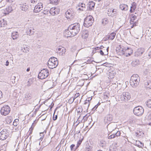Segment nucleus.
Segmentation results:
<instances>
[{"mask_svg": "<svg viewBox=\"0 0 151 151\" xmlns=\"http://www.w3.org/2000/svg\"><path fill=\"white\" fill-rule=\"evenodd\" d=\"M80 24L78 23L72 24L69 27L68 29L66 30L65 33L68 34V37L74 36L77 34L80 30Z\"/></svg>", "mask_w": 151, "mask_h": 151, "instance_id": "f257e3e1", "label": "nucleus"}, {"mask_svg": "<svg viewBox=\"0 0 151 151\" xmlns=\"http://www.w3.org/2000/svg\"><path fill=\"white\" fill-rule=\"evenodd\" d=\"M117 53L120 55H124L126 57L130 56L132 53L133 50L130 48L127 47V48H122L120 49L117 48L116 49Z\"/></svg>", "mask_w": 151, "mask_h": 151, "instance_id": "f03ea898", "label": "nucleus"}, {"mask_svg": "<svg viewBox=\"0 0 151 151\" xmlns=\"http://www.w3.org/2000/svg\"><path fill=\"white\" fill-rule=\"evenodd\" d=\"M140 81V78L138 75L134 74L131 77L129 83L132 87L135 88L139 85Z\"/></svg>", "mask_w": 151, "mask_h": 151, "instance_id": "7ed1b4c3", "label": "nucleus"}, {"mask_svg": "<svg viewBox=\"0 0 151 151\" xmlns=\"http://www.w3.org/2000/svg\"><path fill=\"white\" fill-rule=\"evenodd\" d=\"M58 64V61L57 58L52 57L50 58L48 62L49 68L53 69L57 67Z\"/></svg>", "mask_w": 151, "mask_h": 151, "instance_id": "20e7f679", "label": "nucleus"}, {"mask_svg": "<svg viewBox=\"0 0 151 151\" xmlns=\"http://www.w3.org/2000/svg\"><path fill=\"white\" fill-rule=\"evenodd\" d=\"M93 22V17L90 15L87 16L84 19L83 25L86 27H88L92 25Z\"/></svg>", "mask_w": 151, "mask_h": 151, "instance_id": "39448f33", "label": "nucleus"}, {"mask_svg": "<svg viewBox=\"0 0 151 151\" xmlns=\"http://www.w3.org/2000/svg\"><path fill=\"white\" fill-rule=\"evenodd\" d=\"M144 112V109L140 106L135 107L133 110L134 114L137 116H141L143 114Z\"/></svg>", "mask_w": 151, "mask_h": 151, "instance_id": "423d86ee", "label": "nucleus"}, {"mask_svg": "<svg viewBox=\"0 0 151 151\" xmlns=\"http://www.w3.org/2000/svg\"><path fill=\"white\" fill-rule=\"evenodd\" d=\"M49 75V71L46 69H43L41 70L39 73L38 77L41 79L46 78Z\"/></svg>", "mask_w": 151, "mask_h": 151, "instance_id": "0eeeda50", "label": "nucleus"}, {"mask_svg": "<svg viewBox=\"0 0 151 151\" xmlns=\"http://www.w3.org/2000/svg\"><path fill=\"white\" fill-rule=\"evenodd\" d=\"M11 109L8 105H5L1 108L0 113L2 115L6 116L10 112Z\"/></svg>", "mask_w": 151, "mask_h": 151, "instance_id": "6e6552de", "label": "nucleus"}, {"mask_svg": "<svg viewBox=\"0 0 151 151\" xmlns=\"http://www.w3.org/2000/svg\"><path fill=\"white\" fill-rule=\"evenodd\" d=\"M131 98V95L128 92H124L121 95L120 99L122 101L126 102Z\"/></svg>", "mask_w": 151, "mask_h": 151, "instance_id": "1a4fd4ad", "label": "nucleus"}, {"mask_svg": "<svg viewBox=\"0 0 151 151\" xmlns=\"http://www.w3.org/2000/svg\"><path fill=\"white\" fill-rule=\"evenodd\" d=\"M9 135V133L6 129H3L0 133V139L3 140H5Z\"/></svg>", "mask_w": 151, "mask_h": 151, "instance_id": "9d476101", "label": "nucleus"}, {"mask_svg": "<svg viewBox=\"0 0 151 151\" xmlns=\"http://www.w3.org/2000/svg\"><path fill=\"white\" fill-rule=\"evenodd\" d=\"M67 18L72 19L75 15L74 11L72 9H68L65 13Z\"/></svg>", "mask_w": 151, "mask_h": 151, "instance_id": "9b49d317", "label": "nucleus"}, {"mask_svg": "<svg viewBox=\"0 0 151 151\" xmlns=\"http://www.w3.org/2000/svg\"><path fill=\"white\" fill-rule=\"evenodd\" d=\"M42 8L43 4L41 3H38L35 6L33 12L35 13H38L42 10Z\"/></svg>", "mask_w": 151, "mask_h": 151, "instance_id": "f8f14e48", "label": "nucleus"}, {"mask_svg": "<svg viewBox=\"0 0 151 151\" xmlns=\"http://www.w3.org/2000/svg\"><path fill=\"white\" fill-rule=\"evenodd\" d=\"M59 12L60 9L57 7L52 8L49 11V13L52 16L58 14Z\"/></svg>", "mask_w": 151, "mask_h": 151, "instance_id": "ddd939ff", "label": "nucleus"}, {"mask_svg": "<svg viewBox=\"0 0 151 151\" xmlns=\"http://www.w3.org/2000/svg\"><path fill=\"white\" fill-rule=\"evenodd\" d=\"M20 9L22 11L27 12L28 11L29 6L28 5L25 3H22L19 4Z\"/></svg>", "mask_w": 151, "mask_h": 151, "instance_id": "4468645a", "label": "nucleus"}, {"mask_svg": "<svg viewBox=\"0 0 151 151\" xmlns=\"http://www.w3.org/2000/svg\"><path fill=\"white\" fill-rule=\"evenodd\" d=\"M145 51L144 49L143 48H140L138 49L135 52L134 55L136 57L141 56Z\"/></svg>", "mask_w": 151, "mask_h": 151, "instance_id": "2eb2a0df", "label": "nucleus"}, {"mask_svg": "<svg viewBox=\"0 0 151 151\" xmlns=\"http://www.w3.org/2000/svg\"><path fill=\"white\" fill-rule=\"evenodd\" d=\"M107 74L108 78L109 79H112L114 78L115 75L116 74V73L115 71L110 70L107 73Z\"/></svg>", "mask_w": 151, "mask_h": 151, "instance_id": "dca6fc26", "label": "nucleus"}, {"mask_svg": "<svg viewBox=\"0 0 151 151\" xmlns=\"http://www.w3.org/2000/svg\"><path fill=\"white\" fill-rule=\"evenodd\" d=\"M57 52L59 53V55L62 56L65 54L66 50L64 47H61L58 48V50L57 51Z\"/></svg>", "mask_w": 151, "mask_h": 151, "instance_id": "f3484780", "label": "nucleus"}, {"mask_svg": "<svg viewBox=\"0 0 151 151\" xmlns=\"http://www.w3.org/2000/svg\"><path fill=\"white\" fill-rule=\"evenodd\" d=\"M78 10L81 11H83L85 9V5L83 3L80 2L78 4Z\"/></svg>", "mask_w": 151, "mask_h": 151, "instance_id": "a211bd4d", "label": "nucleus"}, {"mask_svg": "<svg viewBox=\"0 0 151 151\" xmlns=\"http://www.w3.org/2000/svg\"><path fill=\"white\" fill-rule=\"evenodd\" d=\"M88 31L87 30H83L82 34V37L83 38L86 39L88 37Z\"/></svg>", "mask_w": 151, "mask_h": 151, "instance_id": "6ab92c4d", "label": "nucleus"}, {"mask_svg": "<svg viewBox=\"0 0 151 151\" xmlns=\"http://www.w3.org/2000/svg\"><path fill=\"white\" fill-rule=\"evenodd\" d=\"M12 37L13 40L17 39L19 37L18 33L17 32H13L12 33Z\"/></svg>", "mask_w": 151, "mask_h": 151, "instance_id": "aec40b11", "label": "nucleus"}, {"mask_svg": "<svg viewBox=\"0 0 151 151\" xmlns=\"http://www.w3.org/2000/svg\"><path fill=\"white\" fill-rule=\"evenodd\" d=\"M95 5V3L93 1L89 2L88 4V6L89 8V9L90 10H93L94 8Z\"/></svg>", "mask_w": 151, "mask_h": 151, "instance_id": "412c9836", "label": "nucleus"}, {"mask_svg": "<svg viewBox=\"0 0 151 151\" xmlns=\"http://www.w3.org/2000/svg\"><path fill=\"white\" fill-rule=\"evenodd\" d=\"M13 4H11L7 8H6V10L7 12V13H9L12 11L13 9H14V7H13L12 6H13Z\"/></svg>", "mask_w": 151, "mask_h": 151, "instance_id": "4be33fe9", "label": "nucleus"}, {"mask_svg": "<svg viewBox=\"0 0 151 151\" xmlns=\"http://www.w3.org/2000/svg\"><path fill=\"white\" fill-rule=\"evenodd\" d=\"M136 4L135 2H133L132 4V6L130 7V12L131 13H132L136 8Z\"/></svg>", "mask_w": 151, "mask_h": 151, "instance_id": "5701e85b", "label": "nucleus"}, {"mask_svg": "<svg viewBox=\"0 0 151 151\" xmlns=\"http://www.w3.org/2000/svg\"><path fill=\"white\" fill-rule=\"evenodd\" d=\"M120 8L122 10L127 11L128 10V6L126 4H121L119 6Z\"/></svg>", "mask_w": 151, "mask_h": 151, "instance_id": "b1692460", "label": "nucleus"}, {"mask_svg": "<svg viewBox=\"0 0 151 151\" xmlns=\"http://www.w3.org/2000/svg\"><path fill=\"white\" fill-rule=\"evenodd\" d=\"M34 29H32V30L29 28L27 29L26 30V32L27 35H33L34 33Z\"/></svg>", "mask_w": 151, "mask_h": 151, "instance_id": "393cba45", "label": "nucleus"}, {"mask_svg": "<svg viewBox=\"0 0 151 151\" xmlns=\"http://www.w3.org/2000/svg\"><path fill=\"white\" fill-rule=\"evenodd\" d=\"M116 34V33L114 32L111 33L109 35H108V39L110 40H113Z\"/></svg>", "mask_w": 151, "mask_h": 151, "instance_id": "a878e982", "label": "nucleus"}, {"mask_svg": "<svg viewBox=\"0 0 151 151\" xmlns=\"http://www.w3.org/2000/svg\"><path fill=\"white\" fill-rule=\"evenodd\" d=\"M135 145L140 148H142L144 146L143 143L139 141H136Z\"/></svg>", "mask_w": 151, "mask_h": 151, "instance_id": "bb28decb", "label": "nucleus"}, {"mask_svg": "<svg viewBox=\"0 0 151 151\" xmlns=\"http://www.w3.org/2000/svg\"><path fill=\"white\" fill-rule=\"evenodd\" d=\"M90 102H89L88 101H84V106L85 109H88V107L89 106Z\"/></svg>", "mask_w": 151, "mask_h": 151, "instance_id": "cd10ccee", "label": "nucleus"}, {"mask_svg": "<svg viewBox=\"0 0 151 151\" xmlns=\"http://www.w3.org/2000/svg\"><path fill=\"white\" fill-rule=\"evenodd\" d=\"M6 25V21L4 19L0 20V27H4Z\"/></svg>", "mask_w": 151, "mask_h": 151, "instance_id": "c85d7f7f", "label": "nucleus"}, {"mask_svg": "<svg viewBox=\"0 0 151 151\" xmlns=\"http://www.w3.org/2000/svg\"><path fill=\"white\" fill-rule=\"evenodd\" d=\"M112 119V116L110 114H108L105 117V119L108 121L110 122Z\"/></svg>", "mask_w": 151, "mask_h": 151, "instance_id": "c756f323", "label": "nucleus"}, {"mask_svg": "<svg viewBox=\"0 0 151 151\" xmlns=\"http://www.w3.org/2000/svg\"><path fill=\"white\" fill-rule=\"evenodd\" d=\"M136 136H139L142 135L144 133L142 131V130L141 129H140L137 131V132L136 133Z\"/></svg>", "mask_w": 151, "mask_h": 151, "instance_id": "7c9ffc66", "label": "nucleus"}, {"mask_svg": "<svg viewBox=\"0 0 151 151\" xmlns=\"http://www.w3.org/2000/svg\"><path fill=\"white\" fill-rule=\"evenodd\" d=\"M106 8H108V12L107 14L110 17H112V13H111V10H112V8L110 7H109Z\"/></svg>", "mask_w": 151, "mask_h": 151, "instance_id": "2f4dec72", "label": "nucleus"}, {"mask_svg": "<svg viewBox=\"0 0 151 151\" xmlns=\"http://www.w3.org/2000/svg\"><path fill=\"white\" fill-rule=\"evenodd\" d=\"M60 0H50V3L55 5L57 4Z\"/></svg>", "mask_w": 151, "mask_h": 151, "instance_id": "473e14b6", "label": "nucleus"}, {"mask_svg": "<svg viewBox=\"0 0 151 151\" xmlns=\"http://www.w3.org/2000/svg\"><path fill=\"white\" fill-rule=\"evenodd\" d=\"M112 15V17H114L116 15L117 13V10L116 9H112V10H111Z\"/></svg>", "mask_w": 151, "mask_h": 151, "instance_id": "72a5a7b5", "label": "nucleus"}, {"mask_svg": "<svg viewBox=\"0 0 151 151\" xmlns=\"http://www.w3.org/2000/svg\"><path fill=\"white\" fill-rule=\"evenodd\" d=\"M130 20H131L132 21H135L137 20V17L133 14H132L131 15V17H130Z\"/></svg>", "mask_w": 151, "mask_h": 151, "instance_id": "f704fd0d", "label": "nucleus"}, {"mask_svg": "<svg viewBox=\"0 0 151 151\" xmlns=\"http://www.w3.org/2000/svg\"><path fill=\"white\" fill-rule=\"evenodd\" d=\"M32 97V95L30 93H27L25 96V98L26 100H29L31 99Z\"/></svg>", "mask_w": 151, "mask_h": 151, "instance_id": "c9c22d12", "label": "nucleus"}, {"mask_svg": "<svg viewBox=\"0 0 151 151\" xmlns=\"http://www.w3.org/2000/svg\"><path fill=\"white\" fill-rule=\"evenodd\" d=\"M49 9L47 8H45L42 12L44 14H48L49 13Z\"/></svg>", "mask_w": 151, "mask_h": 151, "instance_id": "e433bc0d", "label": "nucleus"}, {"mask_svg": "<svg viewBox=\"0 0 151 151\" xmlns=\"http://www.w3.org/2000/svg\"><path fill=\"white\" fill-rule=\"evenodd\" d=\"M146 104L148 107L151 108V99L147 101Z\"/></svg>", "mask_w": 151, "mask_h": 151, "instance_id": "4c0bfd02", "label": "nucleus"}, {"mask_svg": "<svg viewBox=\"0 0 151 151\" xmlns=\"http://www.w3.org/2000/svg\"><path fill=\"white\" fill-rule=\"evenodd\" d=\"M147 88H151V81H147V84H146Z\"/></svg>", "mask_w": 151, "mask_h": 151, "instance_id": "58836bf2", "label": "nucleus"}, {"mask_svg": "<svg viewBox=\"0 0 151 151\" xmlns=\"http://www.w3.org/2000/svg\"><path fill=\"white\" fill-rule=\"evenodd\" d=\"M92 148L91 146L87 145L85 149V151H91Z\"/></svg>", "mask_w": 151, "mask_h": 151, "instance_id": "ea45409f", "label": "nucleus"}, {"mask_svg": "<svg viewBox=\"0 0 151 151\" xmlns=\"http://www.w3.org/2000/svg\"><path fill=\"white\" fill-rule=\"evenodd\" d=\"M33 79L32 78L29 79L27 82L28 84H27V86H30L31 85L32 83L33 82Z\"/></svg>", "mask_w": 151, "mask_h": 151, "instance_id": "a19ab883", "label": "nucleus"}, {"mask_svg": "<svg viewBox=\"0 0 151 151\" xmlns=\"http://www.w3.org/2000/svg\"><path fill=\"white\" fill-rule=\"evenodd\" d=\"M19 120L18 119H16L14 120L13 123V125L15 126H16L18 124V122H19Z\"/></svg>", "mask_w": 151, "mask_h": 151, "instance_id": "79ce46f5", "label": "nucleus"}, {"mask_svg": "<svg viewBox=\"0 0 151 151\" xmlns=\"http://www.w3.org/2000/svg\"><path fill=\"white\" fill-rule=\"evenodd\" d=\"M47 84L49 85V86L48 87L49 88H52V86H51V85H52V83H53V82L52 81H48L47 82Z\"/></svg>", "mask_w": 151, "mask_h": 151, "instance_id": "37998d69", "label": "nucleus"}, {"mask_svg": "<svg viewBox=\"0 0 151 151\" xmlns=\"http://www.w3.org/2000/svg\"><path fill=\"white\" fill-rule=\"evenodd\" d=\"M93 50H92V53L94 54L96 52H98V51H97V50H98V47H96L95 48H93Z\"/></svg>", "mask_w": 151, "mask_h": 151, "instance_id": "c03bdc74", "label": "nucleus"}, {"mask_svg": "<svg viewBox=\"0 0 151 151\" xmlns=\"http://www.w3.org/2000/svg\"><path fill=\"white\" fill-rule=\"evenodd\" d=\"M108 23L107 19H104L102 20V23L104 25H105L107 24Z\"/></svg>", "mask_w": 151, "mask_h": 151, "instance_id": "a18cd8bd", "label": "nucleus"}, {"mask_svg": "<svg viewBox=\"0 0 151 151\" xmlns=\"http://www.w3.org/2000/svg\"><path fill=\"white\" fill-rule=\"evenodd\" d=\"M44 132H40V136H41L40 137V138L39 140H41V141L42 140V139L43 138V137L44 135Z\"/></svg>", "mask_w": 151, "mask_h": 151, "instance_id": "49530a36", "label": "nucleus"}, {"mask_svg": "<svg viewBox=\"0 0 151 151\" xmlns=\"http://www.w3.org/2000/svg\"><path fill=\"white\" fill-rule=\"evenodd\" d=\"M74 100V98L73 97L70 98L68 100V102L69 104L72 103Z\"/></svg>", "mask_w": 151, "mask_h": 151, "instance_id": "de8ad7c7", "label": "nucleus"}, {"mask_svg": "<svg viewBox=\"0 0 151 151\" xmlns=\"http://www.w3.org/2000/svg\"><path fill=\"white\" fill-rule=\"evenodd\" d=\"M83 140V138L79 140L77 142V147H78L79 145H81V144L82 140Z\"/></svg>", "mask_w": 151, "mask_h": 151, "instance_id": "09e8293b", "label": "nucleus"}, {"mask_svg": "<svg viewBox=\"0 0 151 151\" xmlns=\"http://www.w3.org/2000/svg\"><path fill=\"white\" fill-rule=\"evenodd\" d=\"M88 118V117L87 115H86L84 116L83 118L82 121H83V122H85L87 120Z\"/></svg>", "mask_w": 151, "mask_h": 151, "instance_id": "8fccbe9b", "label": "nucleus"}, {"mask_svg": "<svg viewBox=\"0 0 151 151\" xmlns=\"http://www.w3.org/2000/svg\"><path fill=\"white\" fill-rule=\"evenodd\" d=\"M99 145L100 146L102 147H104L105 146L104 142H103V141H100V142Z\"/></svg>", "mask_w": 151, "mask_h": 151, "instance_id": "3c124183", "label": "nucleus"}, {"mask_svg": "<svg viewBox=\"0 0 151 151\" xmlns=\"http://www.w3.org/2000/svg\"><path fill=\"white\" fill-rule=\"evenodd\" d=\"M137 20H136L135 21H134V22L133 24L132 25V26H131V28H132L134 26H135L137 25Z\"/></svg>", "mask_w": 151, "mask_h": 151, "instance_id": "603ef678", "label": "nucleus"}, {"mask_svg": "<svg viewBox=\"0 0 151 151\" xmlns=\"http://www.w3.org/2000/svg\"><path fill=\"white\" fill-rule=\"evenodd\" d=\"M115 137V134H112L109 136V137L108 138L109 139H111L112 138H114Z\"/></svg>", "mask_w": 151, "mask_h": 151, "instance_id": "864d4df0", "label": "nucleus"}, {"mask_svg": "<svg viewBox=\"0 0 151 151\" xmlns=\"http://www.w3.org/2000/svg\"><path fill=\"white\" fill-rule=\"evenodd\" d=\"M24 50H23V52H24L25 53H27L29 51L28 50V48L27 47H24Z\"/></svg>", "mask_w": 151, "mask_h": 151, "instance_id": "5fc2aeb1", "label": "nucleus"}, {"mask_svg": "<svg viewBox=\"0 0 151 151\" xmlns=\"http://www.w3.org/2000/svg\"><path fill=\"white\" fill-rule=\"evenodd\" d=\"M29 1L32 3L34 4L36 3L38 1V0H29Z\"/></svg>", "mask_w": 151, "mask_h": 151, "instance_id": "6e6d98bb", "label": "nucleus"}, {"mask_svg": "<svg viewBox=\"0 0 151 151\" xmlns=\"http://www.w3.org/2000/svg\"><path fill=\"white\" fill-rule=\"evenodd\" d=\"M79 95L80 94L78 93H76L75 95V96L73 98H74V99H75L76 98H77L78 96H79Z\"/></svg>", "mask_w": 151, "mask_h": 151, "instance_id": "4d7b16f0", "label": "nucleus"}, {"mask_svg": "<svg viewBox=\"0 0 151 151\" xmlns=\"http://www.w3.org/2000/svg\"><path fill=\"white\" fill-rule=\"evenodd\" d=\"M115 134L116 136L118 137L120 136L121 133L119 131H117Z\"/></svg>", "mask_w": 151, "mask_h": 151, "instance_id": "13d9d810", "label": "nucleus"}, {"mask_svg": "<svg viewBox=\"0 0 151 151\" xmlns=\"http://www.w3.org/2000/svg\"><path fill=\"white\" fill-rule=\"evenodd\" d=\"M98 105H96L92 109V110H93V111H95L96 109L97 108H98Z\"/></svg>", "mask_w": 151, "mask_h": 151, "instance_id": "bf43d9fd", "label": "nucleus"}, {"mask_svg": "<svg viewBox=\"0 0 151 151\" xmlns=\"http://www.w3.org/2000/svg\"><path fill=\"white\" fill-rule=\"evenodd\" d=\"M75 146V145L74 144H72L70 145V148L71 150H73V149L74 147Z\"/></svg>", "mask_w": 151, "mask_h": 151, "instance_id": "052dcab7", "label": "nucleus"}, {"mask_svg": "<svg viewBox=\"0 0 151 151\" xmlns=\"http://www.w3.org/2000/svg\"><path fill=\"white\" fill-rule=\"evenodd\" d=\"M57 118V115H55V116H54L53 117V120L55 121L56 120Z\"/></svg>", "mask_w": 151, "mask_h": 151, "instance_id": "680f3d73", "label": "nucleus"}, {"mask_svg": "<svg viewBox=\"0 0 151 151\" xmlns=\"http://www.w3.org/2000/svg\"><path fill=\"white\" fill-rule=\"evenodd\" d=\"M99 52L101 55H104V52L102 50H100L99 51Z\"/></svg>", "mask_w": 151, "mask_h": 151, "instance_id": "e2e57ef3", "label": "nucleus"}, {"mask_svg": "<svg viewBox=\"0 0 151 151\" xmlns=\"http://www.w3.org/2000/svg\"><path fill=\"white\" fill-rule=\"evenodd\" d=\"M60 145H58V146L56 147L55 151H58L60 149Z\"/></svg>", "mask_w": 151, "mask_h": 151, "instance_id": "0e129e2a", "label": "nucleus"}, {"mask_svg": "<svg viewBox=\"0 0 151 151\" xmlns=\"http://www.w3.org/2000/svg\"><path fill=\"white\" fill-rule=\"evenodd\" d=\"M109 47H108L106 49V52H105V55H107L108 54V50H109Z\"/></svg>", "mask_w": 151, "mask_h": 151, "instance_id": "69168bd1", "label": "nucleus"}, {"mask_svg": "<svg viewBox=\"0 0 151 151\" xmlns=\"http://www.w3.org/2000/svg\"><path fill=\"white\" fill-rule=\"evenodd\" d=\"M98 47L99 50V49H102L104 47L102 45L100 47Z\"/></svg>", "mask_w": 151, "mask_h": 151, "instance_id": "338daca9", "label": "nucleus"}, {"mask_svg": "<svg viewBox=\"0 0 151 151\" xmlns=\"http://www.w3.org/2000/svg\"><path fill=\"white\" fill-rule=\"evenodd\" d=\"M9 65V62L8 61V60H7L6 62V64H5V65L6 66H8Z\"/></svg>", "mask_w": 151, "mask_h": 151, "instance_id": "774afa93", "label": "nucleus"}]
</instances>
